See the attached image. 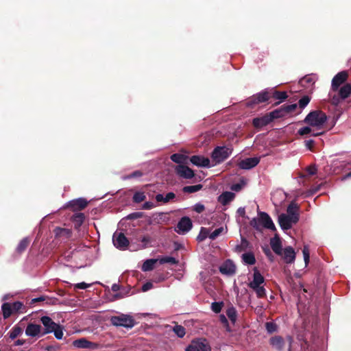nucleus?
<instances>
[{"instance_id":"nucleus-9","label":"nucleus","mask_w":351,"mask_h":351,"mask_svg":"<svg viewBox=\"0 0 351 351\" xmlns=\"http://www.w3.org/2000/svg\"><path fill=\"white\" fill-rule=\"evenodd\" d=\"M112 242L114 245L119 250H125L129 245V240L123 232H115L113 234Z\"/></svg>"},{"instance_id":"nucleus-41","label":"nucleus","mask_w":351,"mask_h":351,"mask_svg":"<svg viewBox=\"0 0 351 351\" xmlns=\"http://www.w3.org/2000/svg\"><path fill=\"white\" fill-rule=\"evenodd\" d=\"M202 185L200 184L196 185L186 186L183 187L182 191L184 193H193L199 191L202 189Z\"/></svg>"},{"instance_id":"nucleus-35","label":"nucleus","mask_w":351,"mask_h":351,"mask_svg":"<svg viewBox=\"0 0 351 351\" xmlns=\"http://www.w3.org/2000/svg\"><path fill=\"white\" fill-rule=\"evenodd\" d=\"M23 332V328L19 325H15L11 330L9 332L8 335L10 339H14L19 336H20Z\"/></svg>"},{"instance_id":"nucleus-50","label":"nucleus","mask_w":351,"mask_h":351,"mask_svg":"<svg viewBox=\"0 0 351 351\" xmlns=\"http://www.w3.org/2000/svg\"><path fill=\"white\" fill-rule=\"evenodd\" d=\"M340 95L337 93V95H334L330 98V102L332 105L335 106H339V104L343 100V99L339 97Z\"/></svg>"},{"instance_id":"nucleus-55","label":"nucleus","mask_w":351,"mask_h":351,"mask_svg":"<svg viewBox=\"0 0 351 351\" xmlns=\"http://www.w3.org/2000/svg\"><path fill=\"white\" fill-rule=\"evenodd\" d=\"M317 169L315 165H310L306 168V172L308 176H313L317 173Z\"/></svg>"},{"instance_id":"nucleus-63","label":"nucleus","mask_w":351,"mask_h":351,"mask_svg":"<svg viewBox=\"0 0 351 351\" xmlns=\"http://www.w3.org/2000/svg\"><path fill=\"white\" fill-rule=\"evenodd\" d=\"M165 197V204L168 203L170 200L176 197V195L173 192L168 193Z\"/></svg>"},{"instance_id":"nucleus-7","label":"nucleus","mask_w":351,"mask_h":351,"mask_svg":"<svg viewBox=\"0 0 351 351\" xmlns=\"http://www.w3.org/2000/svg\"><path fill=\"white\" fill-rule=\"evenodd\" d=\"M299 221V216H288L286 214H280L278 216V223L281 228L287 230L291 228L293 223Z\"/></svg>"},{"instance_id":"nucleus-20","label":"nucleus","mask_w":351,"mask_h":351,"mask_svg":"<svg viewBox=\"0 0 351 351\" xmlns=\"http://www.w3.org/2000/svg\"><path fill=\"white\" fill-rule=\"evenodd\" d=\"M270 245L272 250L278 255L282 254V243L280 237L278 234H276L274 237L270 240Z\"/></svg>"},{"instance_id":"nucleus-58","label":"nucleus","mask_w":351,"mask_h":351,"mask_svg":"<svg viewBox=\"0 0 351 351\" xmlns=\"http://www.w3.org/2000/svg\"><path fill=\"white\" fill-rule=\"evenodd\" d=\"M91 286V284H87L86 282H80V283H77V284H75L73 285L74 287V289H85L88 287H90Z\"/></svg>"},{"instance_id":"nucleus-14","label":"nucleus","mask_w":351,"mask_h":351,"mask_svg":"<svg viewBox=\"0 0 351 351\" xmlns=\"http://www.w3.org/2000/svg\"><path fill=\"white\" fill-rule=\"evenodd\" d=\"M219 271L222 274L232 276L236 273V265L230 259H227L219 267Z\"/></svg>"},{"instance_id":"nucleus-12","label":"nucleus","mask_w":351,"mask_h":351,"mask_svg":"<svg viewBox=\"0 0 351 351\" xmlns=\"http://www.w3.org/2000/svg\"><path fill=\"white\" fill-rule=\"evenodd\" d=\"M72 345L77 348H88L96 350L99 348V344L87 340L86 338H80L73 341Z\"/></svg>"},{"instance_id":"nucleus-59","label":"nucleus","mask_w":351,"mask_h":351,"mask_svg":"<svg viewBox=\"0 0 351 351\" xmlns=\"http://www.w3.org/2000/svg\"><path fill=\"white\" fill-rule=\"evenodd\" d=\"M204 210V206L200 203H197L193 206V210L197 213H202Z\"/></svg>"},{"instance_id":"nucleus-46","label":"nucleus","mask_w":351,"mask_h":351,"mask_svg":"<svg viewBox=\"0 0 351 351\" xmlns=\"http://www.w3.org/2000/svg\"><path fill=\"white\" fill-rule=\"evenodd\" d=\"M256 293V295L259 298H264L266 295L265 289L262 286H258V287L252 288Z\"/></svg>"},{"instance_id":"nucleus-38","label":"nucleus","mask_w":351,"mask_h":351,"mask_svg":"<svg viewBox=\"0 0 351 351\" xmlns=\"http://www.w3.org/2000/svg\"><path fill=\"white\" fill-rule=\"evenodd\" d=\"M298 105L296 104H284L280 108L282 110V112L285 115H287L288 114L293 112L297 108Z\"/></svg>"},{"instance_id":"nucleus-45","label":"nucleus","mask_w":351,"mask_h":351,"mask_svg":"<svg viewBox=\"0 0 351 351\" xmlns=\"http://www.w3.org/2000/svg\"><path fill=\"white\" fill-rule=\"evenodd\" d=\"M209 230L206 228H202L199 232V235L197 236V240L199 241H202L208 237H209Z\"/></svg>"},{"instance_id":"nucleus-49","label":"nucleus","mask_w":351,"mask_h":351,"mask_svg":"<svg viewBox=\"0 0 351 351\" xmlns=\"http://www.w3.org/2000/svg\"><path fill=\"white\" fill-rule=\"evenodd\" d=\"M265 328L269 333H273L277 330V325L272 322H268L265 323Z\"/></svg>"},{"instance_id":"nucleus-10","label":"nucleus","mask_w":351,"mask_h":351,"mask_svg":"<svg viewBox=\"0 0 351 351\" xmlns=\"http://www.w3.org/2000/svg\"><path fill=\"white\" fill-rule=\"evenodd\" d=\"M193 227L191 219L189 217H183L178 221L176 228V231L178 234H184L188 232Z\"/></svg>"},{"instance_id":"nucleus-57","label":"nucleus","mask_w":351,"mask_h":351,"mask_svg":"<svg viewBox=\"0 0 351 351\" xmlns=\"http://www.w3.org/2000/svg\"><path fill=\"white\" fill-rule=\"evenodd\" d=\"M143 216V213L141 212H136L130 213L127 218L129 219H136L141 218Z\"/></svg>"},{"instance_id":"nucleus-18","label":"nucleus","mask_w":351,"mask_h":351,"mask_svg":"<svg viewBox=\"0 0 351 351\" xmlns=\"http://www.w3.org/2000/svg\"><path fill=\"white\" fill-rule=\"evenodd\" d=\"M191 162L197 166L201 167H209L210 160L208 158H205L202 156L195 155L190 158Z\"/></svg>"},{"instance_id":"nucleus-1","label":"nucleus","mask_w":351,"mask_h":351,"mask_svg":"<svg viewBox=\"0 0 351 351\" xmlns=\"http://www.w3.org/2000/svg\"><path fill=\"white\" fill-rule=\"evenodd\" d=\"M326 120L327 116L325 112L322 110H313L306 115L303 122L310 126L317 128V130H319L326 123Z\"/></svg>"},{"instance_id":"nucleus-26","label":"nucleus","mask_w":351,"mask_h":351,"mask_svg":"<svg viewBox=\"0 0 351 351\" xmlns=\"http://www.w3.org/2000/svg\"><path fill=\"white\" fill-rule=\"evenodd\" d=\"M234 193L229 191L222 193L218 197V201L223 206L228 204L234 198Z\"/></svg>"},{"instance_id":"nucleus-11","label":"nucleus","mask_w":351,"mask_h":351,"mask_svg":"<svg viewBox=\"0 0 351 351\" xmlns=\"http://www.w3.org/2000/svg\"><path fill=\"white\" fill-rule=\"evenodd\" d=\"M40 321L43 325L42 326V335L51 333L56 327H58V324L55 323L49 317L43 316L40 318Z\"/></svg>"},{"instance_id":"nucleus-16","label":"nucleus","mask_w":351,"mask_h":351,"mask_svg":"<svg viewBox=\"0 0 351 351\" xmlns=\"http://www.w3.org/2000/svg\"><path fill=\"white\" fill-rule=\"evenodd\" d=\"M176 172L180 177L185 179H191L194 177V171L189 167L179 165L176 168Z\"/></svg>"},{"instance_id":"nucleus-61","label":"nucleus","mask_w":351,"mask_h":351,"mask_svg":"<svg viewBox=\"0 0 351 351\" xmlns=\"http://www.w3.org/2000/svg\"><path fill=\"white\" fill-rule=\"evenodd\" d=\"M219 321L227 328V330L230 331L229 326H228V322L226 318V316L224 315H219Z\"/></svg>"},{"instance_id":"nucleus-36","label":"nucleus","mask_w":351,"mask_h":351,"mask_svg":"<svg viewBox=\"0 0 351 351\" xmlns=\"http://www.w3.org/2000/svg\"><path fill=\"white\" fill-rule=\"evenodd\" d=\"M157 260L156 259H148L145 261L142 265V270L144 271H149L152 270Z\"/></svg>"},{"instance_id":"nucleus-42","label":"nucleus","mask_w":351,"mask_h":351,"mask_svg":"<svg viewBox=\"0 0 351 351\" xmlns=\"http://www.w3.org/2000/svg\"><path fill=\"white\" fill-rule=\"evenodd\" d=\"M173 331L177 335L178 337H183L186 334V330L184 326L176 324L173 328Z\"/></svg>"},{"instance_id":"nucleus-29","label":"nucleus","mask_w":351,"mask_h":351,"mask_svg":"<svg viewBox=\"0 0 351 351\" xmlns=\"http://www.w3.org/2000/svg\"><path fill=\"white\" fill-rule=\"evenodd\" d=\"M269 91L270 92L271 97L274 98V99H278L282 101L288 97V95L285 91L281 92L273 88Z\"/></svg>"},{"instance_id":"nucleus-53","label":"nucleus","mask_w":351,"mask_h":351,"mask_svg":"<svg viewBox=\"0 0 351 351\" xmlns=\"http://www.w3.org/2000/svg\"><path fill=\"white\" fill-rule=\"evenodd\" d=\"M143 175V172L141 171L137 170L135 171L124 177V179H132V178H140Z\"/></svg>"},{"instance_id":"nucleus-4","label":"nucleus","mask_w":351,"mask_h":351,"mask_svg":"<svg viewBox=\"0 0 351 351\" xmlns=\"http://www.w3.org/2000/svg\"><path fill=\"white\" fill-rule=\"evenodd\" d=\"M110 322L113 326H123L128 328H132L136 323L132 316L124 314L112 316L110 318Z\"/></svg>"},{"instance_id":"nucleus-23","label":"nucleus","mask_w":351,"mask_h":351,"mask_svg":"<svg viewBox=\"0 0 351 351\" xmlns=\"http://www.w3.org/2000/svg\"><path fill=\"white\" fill-rule=\"evenodd\" d=\"M264 282V278L260 273V271L254 268V274H253V280L249 283V287H258V286H261V284Z\"/></svg>"},{"instance_id":"nucleus-34","label":"nucleus","mask_w":351,"mask_h":351,"mask_svg":"<svg viewBox=\"0 0 351 351\" xmlns=\"http://www.w3.org/2000/svg\"><path fill=\"white\" fill-rule=\"evenodd\" d=\"M249 245V241L245 238L242 237L241 244L236 245L234 252L240 253L241 252L245 251L248 248Z\"/></svg>"},{"instance_id":"nucleus-6","label":"nucleus","mask_w":351,"mask_h":351,"mask_svg":"<svg viewBox=\"0 0 351 351\" xmlns=\"http://www.w3.org/2000/svg\"><path fill=\"white\" fill-rule=\"evenodd\" d=\"M185 351H211V348L206 339L202 338L193 340Z\"/></svg>"},{"instance_id":"nucleus-19","label":"nucleus","mask_w":351,"mask_h":351,"mask_svg":"<svg viewBox=\"0 0 351 351\" xmlns=\"http://www.w3.org/2000/svg\"><path fill=\"white\" fill-rule=\"evenodd\" d=\"M25 334L29 337L43 336L42 326L35 324H29L25 329Z\"/></svg>"},{"instance_id":"nucleus-3","label":"nucleus","mask_w":351,"mask_h":351,"mask_svg":"<svg viewBox=\"0 0 351 351\" xmlns=\"http://www.w3.org/2000/svg\"><path fill=\"white\" fill-rule=\"evenodd\" d=\"M232 149L226 146H217L211 153V158L215 164H220L226 160L232 154Z\"/></svg>"},{"instance_id":"nucleus-27","label":"nucleus","mask_w":351,"mask_h":351,"mask_svg":"<svg viewBox=\"0 0 351 351\" xmlns=\"http://www.w3.org/2000/svg\"><path fill=\"white\" fill-rule=\"evenodd\" d=\"M337 91L340 98L343 100L347 99L351 94V84L347 83L343 85L341 88L339 87Z\"/></svg>"},{"instance_id":"nucleus-52","label":"nucleus","mask_w":351,"mask_h":351,"mask_svg":"<svg viewBox=\"0 0 351 351\" xmlns=\"http://www.w3.org/2000/svg\"><path fill=\"white\" fill-rule=\"evenodd\" d=\"M302 253L304 256V260L305 262V265H307L309 263L310 260V253H309V249L308 246L305 245L304 246V248L302 250Z\"/></svg>"},{"instance_id":"nucleus-62","label":"nucleus","mask_w":351,"mask_h":351,"mask_svg":"<svg viewBox=\"0 0 351 351\" xmlns=\"http://www.w3.org/2000/svg\"><path fill=\"white\" fill-rule=\"evenodd\" d=\"M315 141L312 139L306 140L304 141L305 146L306 148L311 151L313 150V146H314Z\"/></svg>"},{"instance_id":"nucleus-33","label":"nucleus","mask_w":351,"mask_h":351,"mask_svg":"<svg viewBox=\"0 0 351 351\" xmlns=\"http://www.w3.org/2000/svg\"><path fill=\"white\" fill-rule=\"evenodd\" d=\"M227 317L230 319L231 322L234 324L237 318V311L234 306H230L227 308L226 311Z\"/></svg>"},{"instance_id":"nucleus-30","label":"nucleus","mask_w":351,"mask_h":351,"mask_svg":"<svg viewBox=\"0 0 351 351\" xmlns=\"http://www.w3.org/2000/svg\"><path fill=\"white\" fill-rule=\"evenodd\" d=\"M1 309H2L3 316L4 319L8 318L9 317H10V315L14 313L12 308L11 303H9V302L3 303L1 306Z\"/></svg>"},{"instance_id":"nucleus-48","label":"nucleus","mask_w":351,"mask_h":351,"mask_svg":"<svg viewBox=\"0 0 351 351\" xmlns=\"http://www.w3.org/2000/svg\"><path fill=\"white\" fill-rule=\"evenodd\" d=\"M223 306V303L222 302H214L211 304V309L215 313H219L221 311Z\"/></svg>"},{"instance_id":"nucleus-21","label":"nucleus","mask_w":351,"mask_h":351,"mask_svg":"<svg viewBox=\"0 0 351 351\" xmlns=\"http://www.w3.org/2000/svg\"><path fill=\"white\" fill-rule=\"evenodd\" d=\"M282 258L287 263H292L294 262L295 258V253L293 248L291 246H288L282 251Z\"/></svg>"},{"instance_id":"nucleus-22","label":"nucleus","mask_w":351,"mask_h":351,"mask_svg":"<svg viewBox=\"0 0 351 351\" xmlns=\"http://www.w3.org/2000/svg\"><path fill=\"white\" fill-rule=\"evenodd\" d=\"M75 230H79L85 220V215L82 213L77 212L70 217Z\"/></svg>"},{"instance_id":"nucleus-8","label":"nucleus","mask_w":351,"mask_h":351,"mask_svg":"<svg viewBox=\"0 0 351 351\" xmlns=\"http://www.w3.org/2000/svg\"><path fill=\"white\" fill-rule=\"evenodd\" d=\"M348 77V72L347 71H342L334 76L331 83V90L336 92L339 90V87L343 85Z\"/></svg>"},{"instance_id":"nucleus-5","label":"nucleus","mask_w":351,"mask_h":351,"mask_svg":"<svg viewBox=\"0 0 351 351\" xmlns=\"http://www.w3.org/2000/svg\"><path fill=\"white\" fill-rule=\"evenodd\" d=\"M271 97L270 92L265 89L250 97L247 101V106L254 108L256 105L265 102Z\"/></svg>"},{"instance_id":"nucleus-13","label":"nucleus","mask_w":351,"mask_h":351,"mask_svg":"<svg viewBox=\"0 0 351 351\" xmlns=\"http://www.w3.org/2000/svg\"><path fill=\"white\" fill-rule=\"evenodd\" d=\"M88 204V202L85 198L80 197L67 202V208H70L73 211H80L84 209Z\"/></svg>"},{"instance_id":"nucleus-37","label":"nucleus","mask_w":351,"mask_h":351,"mask_svg":"<svg viewBox=\"0 0 351 351\" xmlns=\"http://www.w3.org/2000/svg\"><path fill=\"white\" fill-rule=\"evenodd\" d=\"M170 158L173 162L180 165L184 163L187 158L186 156L178 153L172 154Z\"/></svg>"},{"instance_id":"nucleus-24","label":"nucleus","mask_w":351,"mask_h":351,"mask_svg":"<svg viewBox=\"0 0 351 351\" xmlns=\"http://www.w3.org/2000/svg\"><path fill=\"white\" fill-rule=\"evenodd\" d=\"M270 344L278 351L283 350L285 341L281 336H274L270 339Z\"/></svg>"},{"instance_id":"nucleus-32","label":"nucleus","mask_w":351,"mask_h":351,"mask_svg":"<svg viewBox=\"0 0 351 351\" xmlns=\"http://www.w3.org/2000/svg\"><path fill=\"white\" fill-rule=\"evenodd\" d=\"M315 82V77L313 75H306L300 79L299 83L302 86H307L308 84H313Z\"/></svg>"},{"instance_id":"nucleus-56","label":"nucleus","mask_w":351,"mask_h":351,"mask_svg":"<svg viewBox=\"0 0 351 351\" xmlns=\"http://www.w3.org/2000/svg\"><path fill=\"white\" fill-rule=\"evenodd\" d=\"M52 332L54 333V335L56 339H61L62 338L63 332L59 325L58 327H56L54 328V330H53Z\"/></svg>"},{"instance_id":"nucleus-2","label":"nucleus","mask_w":351,"mask_h":351,"mask_svg":"<svg viewBox=\"0 0 351 351\" xmlns=\"http://www.w3.org/2000/svg\"><path fill=\"white\" fill-rule=\"evenodd\" d=\"M258 219L253 218L250 221V225L256 229H258V223H261L265 228L276 230V227L271 218L265 212H258Z\"/></svg>"},{"instance_id":"nucleus-15","label":"nucleus","mask_w":351,"mask_h":351,"mask_svg":"<svg viewBox=\"0 0 351 351\" xmlns=\"http://www.w3.org/2000/svg\"><path fill=\"white\" fill-rule=\"evenodd\" d=\"M260 162V158L257 157L247 158L241 160L237 164L238 167L241 169H251L255 167Z\"/></svg>"},{"instance_id":"nucleus-40","label":"nucleus","mask_w":351,"mask_h":351,"mask_svg":"<svg viewBox=\"0 0 351 351\" xmlns=\"http://www.w3.org/2000/svg\"><path fill=\"white\" fill-rule=\"evenodd\" d=\"M298 206L296 204L291 202L287 207V215L288 216H299L297 210H298Z\"/></svg>"},{"instance_id":"nucleus-64","label":"nucleus","mask_w":351,"mask_h":351,"mask_svg":"<svg viewBox=\"0 0 351 351\" xmlns=\"http://www.w3.org/2000/svg\"><path fill=\"white\" fill-rule=\"evenodd\" d=\"M154 207V203L151 202H146L143 204L142 208L145 210H149Z\"/></svg>"},{"instance_id":"nucleus-28","label":"nucleus","mask_w":351,"mask_h":351,"mask_svg":"<svg viewBox=\"0 0 351 351\" xmlns=\"http://www.w3.org/2000/svg\"><path fill=\"white\" fill-rule=\"evenodd\" d=\"M31 239L28 237L23 238L19 243L16 248V252L19 254L23 253L29 246Z\"/></svg>"},{"instance_id":"nucleus-17","label":"nucleus","mask_w":351,"mask_h":351,"mask_svg":"<svg viewBox=\"0 0 351 351\" xmlns=\"http://www.w3.org/2000/svg\"><path fill=\"white\" fill-rule=\"evenodd\" d=\"M271 122H272V120L269 113H267L263 117L254 118L252 120V125L255 128L260 129L267 125Z\"/></svg>"},{"instance_id":"nucleus-51","label":"nucleus","mask_w":351,"mask_h":351,"mask_svg":"<svg viewBox=\"0 0 351 351\" xmlns=\"http://www.w3.org/2000/svg\"><path fill=\"white\" fill-rule=\"evenodd\" d=\"M160 263L161 264H163V263H171V264H176L178 263V261L173 258V257H171V256H165V257H163L162 258L160 259Z\"/></svg>"},{"instance_id":"nucleus-39","label":"nucleus","mask_w":351,"mask_h":351,"mask_svg":"<svg viewBox=\"0 0 351 351\" xmlns=\"http://www.w3.org/2000/svg\"><path fill=\"white\" fill-rule=\"evenodd\" d=\"M11 305L14 313H17L20 312L23 313V310L25 309V306L23 304V303L19 301L11 303Z\"/></svg>"},{"instance_id":"nucleus-25","label":"nucleus","mask_w":351,"mask_h":351,"mask_svg":"<svg viewBox=\"0 0 351 351\" xmlns=\"http://www.w3.org/2000/svg\"><path fill=\"white\" fill-rule=\"evenodd\" d=\"M324 133H325L324 131H320V132H315L314 131L312 130V129H311L310 125L309 126L303 127V128L299 129V130L298 131V134L300 136H304V135H306V134H311L312 136H319L323 135Z\"/></svg>"},{"instance_id":"nucleus-60","label":"nucleus","mask_w":351,"mask_h":351,"mask_svg":"<svg viewBox=\"0 0 351 351\" xmlns=\"http://www.w3.org/2000/svg\"><path fill=\"white\" fill-rule=\"evenodd\" d=\"M143 243V247L146 248L151 242V238L149 236H144L141 239Z\"/></svg>"},{"instance_id":"nucleus-44","label":"nucleus","mask_w":351,"mask_h":351,"mask_svg":"<svg viewBox=\"0 0 351 351\" xmlns=\"http://www.w3.org/2000/svg\"><path fill=\"white\" fill-rule=\"evenodd\" d=\"M146 199V196L143 192H136L132 197V200L135 203H141Z\"/></svg>"},{"instance_id":"nucleus-54","label":"nucleus","mask_w":351,"mask_h":351,"mask_svg":"<svg viewBox=\"0 0 351 351\" xmlns=\"http://www.w3.org/2000/svg\"><path fill=\"white\" fill-rule=\"evenodd\" d=\"M223 230L222 227L217 228L209 234V238L211 240H215Z\"/></svg>"},{"instance_id":"nucleus-31","label":"nucleus","mask_w":351,"mask_h":351,"mask_svg":"<svg viewBox=\"0 0 351 351\" xmlns=\"http://www.w3.org/2000/svg\"><path fill=\"white\" fill-rule=\"evenodd\" d=\"M243 261L247 265H252L256 263V258L252 252L244 253L242 255Z\"/></svg>"},{"instance_id":"nucleus-43","label":"nucleus","mask_w":351,"mask_h":351,"mask_svg":"<svg viewBox=\"0 0 351 351\" xmlns=\"http://www.w3.org/2000/svg\"><path fill=\"white\" fill-rule=\"evenodd\" d=\"M269 114L272 121L276 119L282 118L285 117L281 108L273 110L272 112H269Z\"/></svg>"},{"instance_id":"nucleus-47","label":"nucleus","mask_w":351,"mask_h":351,"mask_svg":"<svg viewBox=\"0 0 351 351\" xmlns=\"http://www.w3.org/2000/svg\"><path fill=\"white\" fill-rule=\"evenodd\" d=\"M311 97L308 95L303 96L301 99H300L298 101L299 107L302 109L304 108L310 102Z\"/></svg>"}]
</instances>
